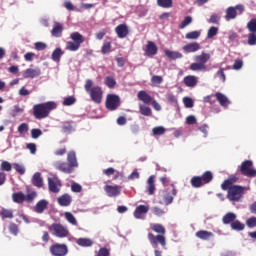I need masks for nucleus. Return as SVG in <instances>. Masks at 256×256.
I'll return each instance as SVG.
<instances>
[{
  "label": "nucleus",
  "instance_id": "39",
  "mask_svg": "<svg viewBox=\"0 0 256 256\" xmlns=\"http://www.w3.org/2000/svg\"><path fill=\"white\" fill-rule=\"evenodd\" d=\"M62 131L63 133H71L73 130V121H65L62 123Z\"/></svg>",
  "mask_w": 256,
  "mask_h": 256
},
{
  "label": "nucleus",
  "instance_id": "1",
  "mask_svg": "<svg viewBox=\"0 0 256 256\" xmlns=\"http://www.w3.org/2000/svg\"><path fill=\"white\" fill-rule=\"evenodd\" d=\"M55 109H57V103L54 101L35 104L33 106V115L35 119H46L51 111H55Z\"/></svg>",
  "mask_w": 256,
  "mask_h": 256
},
{
  "label": "nucleus",
  "instance_id": "61",
  "mask_svg": "<svg viewBox=\"0 0 256 256\" xmlns=\"http://www.w3.org/2000/svg\"><path fill=\"white\" fill-rule=\"evenodd\" d=\"M152 212L154 213V215H156L157 217H161L163 215H165V210L159 208V207H153L152 208Z\"/></svg>",
  "mask_w": 256,
  "mask_h": 256
},
{
  "label": "nucleus",
  "instance_id": "55",
  "mask_svg": "<svg viewBox=\"0 0 256 256\" xmlns=\"http://www.w3.org/2000/svg\"><path fill=\"white\" fill-rule=\"evenodd\" d=\"M14 169L19 175H25V166L23 164L15 163Z\"/></svg>",
  "mask_w": 256,
  "mask_h": 256
},
{
  "label": "nucleus",
  "instance_id": "52",
  "mask_svg": "<svg viewBox=\"0 0 256 256\" xmlns=\"http://www.w3.org/2000/svg\"><path fill=\"white\" fill-rule=\"evenodd\" d=\"M101 53L102 55H107V53H111V42H105L102 45Z\"/></svg>",
  "mask_w": 256,
  "mask_h": 256
},
{
  "label": "nucleus",
  "instance_id": "17",
  "mask_svg": "<svg viewBox=\"0 0 256 256\" xmlns=\"http://www.w3.org/2000/svg\"><path fill=\"white\" fill-rule=\"evenodd\" d=\"M115 33L119 39H125L129 35V26L127 24H120L115 28Z\"/></svg>",
  "mask_w": 256,
  "mask_h": 256
},
{
  "label": "nucleus",
  "instance_id": "53",
  "mask_svg": "<svg viewBox=\"0 0 256 256\" xmlns=\"http://www.w3.org/2000/svg\"><path fill=\"white\" fill-rule=\"evenodd\" d=\"M199 37H201V32H199V31L188 32L185 35L186 39H199Z\"/></svg>",
  "mask_w": 256,
  "mask_h": 256
},
{
  "label": "nucleus",
  "instance_id": "56",
  "mask_svg": "<svg viewBox=\"0 0 256 256\" xmlns=\"http://www.w3.org/2000/svg\"><path fill=\"white\" fill-rule=\"evenodd\" d=\"M165 128L162 126H157L152 129L153 135H165Z\"/></svg>",
  "mask_w": 256,
  "mask_h": 256
},
{
  "label": "nucleus",
  "instance_id": "5",
  "mask_svg": "<svg viewBox=\"0 0 256 256\" xmlns=\"http://www.w3.org/2000/svg\"><path fill=\"white\" fill-rule=\"evenodd\" d=\"M70 39H72V41L66 43V51H79V49H81V44L85 43V37L79 32L71 33Z\"/></svg>",
  "mask_w": 256,
  "mask_h": 256
},
{
  "label": "nucleus",
  "instance_id": "48",
  "mask_svg": "<svg viewBox=\"0 0 256 256\" xmlns=\"http://www.w3.org/2000/svg\"><path fill=\"white\" fill-rule=\"evenodd\" d=\"M151 83L154 87H157V85H161V83H163V77L154 75L151 77Z\"/></svg>",
  "mask_w": 256,
  "mask_h": 256
},
{
  "label": "nucleus",
  "instance_id": "2",
  "mask_svg": "<svg viewBox=\"0 0 256 256\" xmlns=\"http://www.w3.org/2000/svg\"><path fill=\"white\" fill-rule=\"evenodd\" d=\"M84 89L87 93H89L93 103L99 105V103L103 101V88H101V86L93 87V80H87Z\"/></svg>",
  "mask_w": 256,
  "mask_h": 256
},
{
  "label": "nucleus",
  "instance_id": "47",
  "mask_svg": "<svg viewBox=\"0 0 256 256\" xmlns=\"http://www.w3.org/2000/svg\"><path fill=\"white\" fill-rule=\"evenodd\" d=\"M64 217L68 221V223H70L71 225H75V226L77 225V219L70 212H66L64 214Z\"/></svg>",
  "mask_w": 256,
  "mask_h": 256
},
{
  "label": "nucleus",
  "instance_id": "38",
  "mask_svg": "<svg viewBox=\"0 0 256 256\" xmlns=\"http://www.w3.org/2000/svg\"><path fill=\"white\" fill-rule=\"evenodd\" d=\"M12 199L14 203H24L25 194H23V192H16L12 195Z\"/></svg>",
  "mask_w": 256,
  "mask_h": 256
},
{
  "label": "nucleus",
  "instance_id": "28",
  "mask_svg": "<svg viewBox=\"0 0 256 256\" xmlns=\"http://www.w3.org/2000/svg\"><path fill=\"white\" fill-rule=\"evenodd\" d=\"M196 237L198 239H202V241H209V239H211V237H213L212 232H209L207 230H200L198 232H196Z\"/></svg>",
  "mask_w": 256,
  "mask_h": 256
},
{
  "label": "nucleus",
  "instance_id": "19",
  "mask_svg": "<svg viewBox=\"0 0 256 256\" xmlns=\"http://www.w3.org/2000/svg\"><path fill=\"white\" fill-rule=\"evenodd\" d=\"M182 49L184 53H197V51H200L201 49V44L198 42L188 43L184 45Z\"/></svg>",
  "mask_w": 256,
  "mask_h": 256
},
{
  "label": "nucleus",
  "instance_id": "36",
  "mask_svg": "<svg viewBox=\"0 0 256 256\" xmlns=\"http://www.w3.org/2000/svg\"><path fill=\"white\" fill-rule=\"evenodd\" d=\"M37 199V191L35 190H28L27 195H25L26 203H33Z\"/></svg>",
  "mask_w": 256,
  "mask_h": 256
},
{
  "label": "nucleus",
  "instance_id": "50",
  "mask_svg": "<svg viewBox=\"0 0 256 256\" xmlns=\"http://www.w3.org/2000/svg\"><path fill=\"white\" fill-rule=\"evenodd\" d=\"M75 101H77V100L75 99V97H73V96H68V97L64 98L63 105H64L65 107H70V105H75Z\"/></svg>",
  "mask_w": 256,
  "mask_h": 256
},
{
  "label": "nucleus",
  "instance_id": "35",
  "mask_svg": "<svg viewBox=\"0 0 256 256\" xmlns=\"http://www.w3.org/2000/svg\"><path fill=\"white\" fill-rule=\"evenodd\" d=\"M237 219V215L235 213L229 212L226 215H224L222 221L224 225H229L230 223H233Z\"/></svg>",
  "mask_w": 256,
  "mask_h": 256
},
{
  "label": "nucleus",
  "instance_id": "22",
  "mask_svg": "<svg viewBox=\"0 0 256 256\" xmlns=\"http://www.w3.org/2000/svg\"><path fill=\"white\" fill-rule=\"evenodd\" d=\"M137 97L139 101H142V103H145L146 105H149L153 101V97H151L145 90L139 91Z\"/></svg>",
  "mask_w": 256,
  "mask_h": 256
},
{
  "label": "nucleus",
  "instance_id": "8",
  "mask_svg": "<svg viewBox=\"0 0 256 256\" xmlns=\"http://www.w3.org/2000/svg\"><path fill=\"white\" fill-rule=\"evenodd\" d=\"M240 171L245 177H256V169L253 168V162L245 161L240 166Z\"/></svg>",
  "mask_w": 256,
  "mask_h": 256
},
{
  "label": "nucleus",
  "instance_id": "41",
  "mask_svg": "<svg viewBox=\"0 0 256 256\" xmlns=\"http://www.w3.org/2000/svg\"><path fill=\"white\" fill-rule=\"evenodd\" d=\"M201 179L204 185L207 183H211V181H213V173H211V171H207L201 176Z\"/></svg>",
  "mask_w": 256,
  "mask_h": 256
},
{
  "label": "nucleus",
  "instance_id": "15",
  "mask_svg": "<svg viewBox=\"0 0 256 256\" xmlns=\"http://www.w3.org/2000/svg\"><path fill=\"white\" fill-rule=\"evenodd\" d=\"M24 79H35V77H39L41 75L40 68H28L22 73Z\"/></svg>",
  "mask_w": 256,
  "mask_h": 256
},
{
  "label": "nucleus",
  "instance_id": "14",
  "mask_svg": "<svg viewBox=\"0 0 256 256\" xmlns=\"http://www.w3.org/2000/svg\"><path fill=\"white\" fill-rule=\"evenodd\" d=\"M149 213V206L148 205H139L136 207L134 211L135 219H145V216Z\"/></svg>",
  "mask_w": 256,
  "mask_h": 256
},
{
  "label": "nucleus",
  "instance_id": "34",
  "mask_svg": "<svg viewBox=\"0 0 256 256\" xmlns=\"http://www.w3.org/2000/svg\"><path fill=\"white\" fill-rule=\"evenodd\" d=\"M76 243L80 247H91V245H93V240L89 238H78L76 239Z\"/></svg>",
  "mask_w": 256,
  "mask_h": 256
},
{
  "label": "nucleus",
  "instance_id": "33",
  "mask_svg": "<svg viewBox=\"0 0 256 256\" xmlns=\"http://www.w3.org/2000/svg\"><path fill=\"white\" fill-rule=\"evenodd\" d=\"M190 71H207V65L194 62L189 66Z\"/></svg>",
  "mask_w": 256,
  "mask_h": 256
},
{
  "label": "nucleus",
  "instance_id": "18",
  "mask_svg": "<svg viewBox=\"0 0 256 256\" xmlns=\"http://www.w3.org/2000/svg\"><path fill=\"white\" fill-rule=\"evenodd\" d=\"M48 208H49V202L45 199H42V200H39L34 206V212L38 214L45 213V211H47Z\"/></svg>",
  "mask_w": 256,
  "mask_h": 256
},
{
  "label": "nucleus",
  "instance_id": "30",
  "mask_svg": "<svg viewBox=\"0 0 256 256\" xmlns=\"http://www.w3.org/2000/svg\"><path fill=\"white\" fill-rule=\"evenodd\" d=\"M32 184L35 187L41 188L43 187V178L41 177V173L36 172L32 177Z\"/></svg>",
  "mask_w": 256,
  "mask_h": 256
},
{
  "label": "nucleus",
  "instance_id": "6",
  "mask_svg": "<svg viewBox=\"0 0 256 256\" xmlns=\"http://www.w3.org/2000/svg\"><path fill=\"white\" fill-rule=\"evenodd\" d=\"M48 230L54 237H58L59 239L69 237V229L61 224H52L48 227Z\"/></svg>",
  "mask_w": 256,
  "mask_h": 256
},
{
  "label": "nucleus",
  "instance_id": "25",
  "mask_svg": "<svg viewBox=\"0 0 256 256\" xmlns=\"http://www.w3.org/2000/svg\"><path fill=\"white\" fill-rule=\"evenodd\" d=\"M73 199L71 198V195L69 194H63L58 198V203L61 207H69L71 205V202Z\"/></svg>",
  "mask_w": 256,
  "mask_h": 256
},
{
  "label": "nucleus",
  "instance_id": "7",
  "mask_svg": "<svg viewBox=\"0 0 256 256\" xmlns=\"http://www.w3.org/2000/svg\"><path fill=\"white\" fill-rule=\"evenodd\" d=\"M106 109L108 111H117L119 107L121 106V98L117 96V94H108L106 96Z\"/></svg>",
  "mask_w": 256,
  "mask_h": 256
},
{
  "label": "nucleus",
  "instance_id": "54",
  "mask_svg": "<svg viewBox=\"0 0 256 256\" xmlns=\"http://www.w3.org/2000/svg\"><path fill=\"white\" fill-rule=\"evenodd\" d=\"M41 135H43V131H41V129L33 128L31 130V137H32V139H39V137H41Z\"/></svg>",
  "mask_w": 256,
  "mask_h": 256
},
{
  "label": "nucleus",
  "instance_id": "64",
  "mask_svg": "<svg viewBox=\"0 0 256 256\" xmlns=\"http://www.w3.org/2000/svg\"><path fill=\"white\" fill-rule=\"evenodd\" d=\"M97 256H109V250L107 248H101Z\"/></svg>",
  "mask_w": 256,
  "mask_h": 256
},
{
  "label": "nucleus",
  "instance_id": "11",
  "mask_svg": "<svg viewBox=\"0 0 256 256\" xmlns=\"http://www.w3.org/2000/svg\"><path fill=\"white\" fill-rule=\"evenodd\" d=\"M48 187L51 193H59L61 191V180L56 176H52L48 178Z\"/></svg>",
  "mask_w": 256,
  "mask_h": 256
},
{
  "label": "nucleus",
  "instance_id": "23",
  "mask_svg": "<svg viewBox=\"0 0 256 256\" xmlns=\"http://www.w3.org/2000/svg\"><path fill=\"white\" fill-rule=\"evenodd\" d=\"M52 37H62L63 35V24L59 22H54L53 28L51 30Z\"/></svg>",
  "mask_w": 256,
  "mask_h": 256
},
{
  "label": "nucleus",
  "instance_id": "46",
  "mask_svg": "<svg viewBox=\"0 0 256 256\" xmlns=\"http://www.w3.org/2000/svg\"><path fill=\"white\" fill-rule=\"evenodd\" d=\"M191 23H193V18L191 16H186L180 23L179 29H185V27H187V25H191Z\"/></svg>",
  "mask_w": 256,
  "mask_h": 256
},
{
  "label": "nucleus",
  "instance_id": "43",
  "mask_svg": "<svg viewBox=\"0 0 256 256\" xmlns=\"http://www.w3.org/2000/svg\"><path fill=\"white\" fill-rule=\"evenodd\" d=\"M105 85L109 87V89H115V85H117V81L115 78L108 76L105 79Z\"/></svg>",
  "mask_w": 256,
  "mask_h": 256
},
{
  "label": "nucleus",
  "instance_id": "31",
  "mask_svg": "<svg viewBox=\"0 0 256 256\" xmlns=\"http://www.w3.org/2000/svg\"><path fill=\"white\" fill-rule=\"evenodd\" d=\"M63 55H64L63 50H61V48H56L52 52L51 59H52V61H55V63H59V61H61V57H63Z\"/></svg>",
  "mask_w": 256,
  "mask_h": 256
},
{
  "label": "nucleus",
  "instance_id": "24",
  "mask_svg": "<svg viewBox=\"0 0 256 256\" xmlns=\"http://www.w3.org/2000/svg\"><path fill=\"white\" fill-rule=\"evenodd\" d=\"M183 83L186 85V87H196L197 83H199V80L196 76L188 75L184 77Z\"/></svg>",
  "mask_w": 256,
  "mask_h": 256
},
{
  "label": "nucleus",
  "instance_id": "37",
  "mask_svg": "<svg viewBox=\"0 0 256 256\" xmlns=\"http://www.w3.org/2000/svg\"><path fill=\"white\" fill-rule=\"evenodd\" d=\"M158 7L162 9H171L173 7V0H157Z\"/></svg>",
  "mask_w": 256,
  "mask_h": 256
},
{
  "label": "nucleus",
  "instance_id": "57",
  "mask_svg": "<svg viewBox=\"0 0 256 256\" xmlns=\"http://www.w3.org/2000/svg\"><path fill=\"white\" fill-rule=\"evenodd\" d=\"M29 131V124L27 123H22L18 126V133H27Z\"/></svg>",
  "mask_w": 256,
  "mask_h": 256
},
{
  "label": "nucleus",
  "instance_id": "13",
  "mask_svg": "<svg viewBox=\"0 0 256 256\" xmlns=\"http://www.w3.org/2000/svg\"><path fill=\"white\" fill-rule=\"evenodd\" d=\"M122 187L120 185H106L104 187V191H106V194L108 197H119L121 195Z\"/></svg>",
  "mask_w": 256,
  "mask_h": 256
},
{
  "label": "nucleus",
  "instance_id": "51",
  "mask_svg": "<svg viewBox=\"0 0 256 256\" xmlns=\"http://www.w3.org/2000/svg\"><path fill=\"white\" fill-rule=\"evenodd\" d=\"M247 29L250 31V33H256V19H251L247 23Z\"/></svg>",
  "mask_w": 256,
  "mask_h": 256
},
{
  "label": "nucleus",
  "instance_id": "29",
  "mask_svg": "<svg viewBox=\"0 0 256 256\" xmlns=\"http://www.w3.org/2000/svg\"><path fill=\"white\" fill-rule=\"evenodd\" d=\"M164 53L166 57H168V59H171L172 61H175L177 59H183V54L181 52L165 50Z\"/></svg>",
  "mask_w": 256,
  "mask_h": 256
},
{
  "label": "nucleus",
  "instance_id": "63",
  "mask_svg": "<svg viewBox=\"0 0 256 256\" xmlns=\"http://www.w3.org/2000/svg\"><path fill=\"white\" fill-rule=\"evenodd\" d=\"M248 45H256V33H250L248 35Z\"/></svg>",
  "mask_w": 256,
  "mask_h": 256
},
{
  "label": "nucleus",
  "instance_id": "12",
  "mask_svg": "<svg viewBox=\"0 0 256 256\" xmlns=\"http://www.w3.org/2000/svg\"><path fill=\"white\" fill-rule=\"evenodd\" d=\"M148 239H149L152 247H154V248H157V245H159V243H160V245H162V247H165V245H167V242L165 240V236H163V235L155 236L152 233H149L148 234Z\"/></svg>",
  "mask_w": 256,
  "mask_h": 256
},
{
  "label": "nucleus",
  "instance_id": "26",
  "mask_svg": "<svg viewBox=\"0 0 256 256\" xmlns=\"http://www.w3.org/2000/svg\"><path fill=\"white\" fill-rule=\"evenodd\" d=\"M211 59V54L202 52L200 55L195 56L194 60L200 65H207V62Z\"/></svg>",
  "mask_w": 256,
  "mask_h": 256
},
{
  "label": "nucleus",
  "instance_id": "45",
  "mask_svg": "<svg viewBox=\"0 0 256 256\" xmlns=\"http://www.w3.org/2000/svg\"><path fill=\"white\" fill-rule=\"evenodd\" d=\"M2 219H13V210L3 208L1 211Z\"/></svg>",
  "mask_w": 256,
  "mask_h": 256
},
{
  "label": "nucleus",
  "instance_id": "49",
  "mask_svg": "<svg viewBox=\"0 0 256 256\" xmlns=\"http://www.w3.org/2000/svg\"><path fill=\"white\" fill-rule=\"evenodd\" d=\"M153 231H155V233H159L160 235H165V227H163V225L161 224H154L152 226Z\"/></svg>",
  "mask_w": 256,
  "mask_h": 256
},
{
  "label": "nucleus",
  "instance_id": "42",
  "mask_svg": "<svg viewBox=\"0 0 256 256\" xmlns=\"http://www.w3.org/2000/svg\"><path fill=\"white\" fill-rule=\"evenodd\" d=\"M191 185L192 187H202V185H204L203 180L201 177L199 176H194L191 179Z\"/></svg>",
  "mask_w": 256,
  "mask_h": 256
},
{
  "label": "nucleus",
  "instance_id": "10",
  "mask_svg": "<svg viewBox=\"0 0 256 256\" xmlns=\"http://www.w3.org/2000/svg\"><path fill=\"white\" fill-rule=\"evenodd\" d=\"M50 253L53 256H65L69 253V249L65 244H54L50 247Z\"/></svg>",
  "mask_w": 256,
  "mask_h": 256
},
{
  "label": "nucleus",
  "instance_id": "27",
  "mask_svg": "<svg viewBox=\"0 0 256 256\" xmlns=\"http://www.w3.org/2000/svg\"><path fill=\"white\" fill-rule=\"evenodd\" d=\"M155 189V175H151L147 180L148 195H154Z\"/></svg>",
  "mask_w": 256,
  "mask_h": 256
},
{
  "label": "nucleus",
  "instance_id": "60",
  "mask_svg": "<svg viewBox=\"0 0 256 256\" xmlns=\"http://www.w3.org/2000/svg\"><path fill=\"white\" fill-rule=\"evenodd\" d=\"M183 103H184V105H185V107H186L187 109H191V108L193 107V105H194L193 99H191V98H189V97H185V98L183 99Z\"/></svg>",
  "mask_w": 256,
  "mask_h": 256
},
{
  "label": "nucleus",
  "instance_id": "59",
  "mask_svg": "<svg viewBox=\"0 0 256 256\" xmlns=\"http://www.w3.org/2000/svg\"><path fill=\"white\" fill-rule=\"evenodd\" d=\"M246 225H247V227H249L250 229H253L254 227H256V217L248 218V219L246 220Z\"/></svg>",
  "mask_w": 256,
  "mask_h": 256
},
{
  "label": "nucleus",
  "instance_id": "62",
  "mask_svg": "<svg viewBox=\"0 0 256 256\" xmlns=\"http://www.w3.org/2000/svg\"><path fill=\"white\" fill-rule=\"evenodd\" d=\"M242 67H243V60H241V59L235 60V62L233 64V69L235 71H239V69H241Z\"/></svg>",
  "mask_w": 256,
  "mask_h": 256
},
{
  "label": "nucleus",
  "instance_id": "44",
  "mask_svg": "<svg viewBox=\"0 0 256 256\" xmlns=\"http://www.w3.org/2000/svg\"><path fill=\"white\" fill-rule=\"evenodd\" d=\"M219 33V28L212 26L207 32V39H213Z\"/></svg>",
  "mask_w": 256,
  "mask_h": 256
},
{
  "label": "nucleus",
  "instance_id": "9",
  "mask_svg": "<svg viewBox=\"0 0 256 256\" xmlns=\"http://www.w3.org/2000/svg\"><path fill=\"white\" fill-rule=\"evenodd\" d=\"M237 11H239V13H243V11H245V6L239 4V5H236L235 7H228L226 9V15H225L226 21H231L233 19H236Z\"/></svg>",
  "mask_w": 256,
  "mask_h": 256
},
{
  "label": "nucleus",
  "instance_id": "32",
  "mask_svg": "<svg viewBox=\"0 0 256 256\" xmlns=\"http://www.w3.org/2000/svg\"><path fill=\"white\" fill-rule=\"evenodd\" d=\"M139 112L141 115H144V117H151L153 115V111L149 106L140 104L139 105Z\"/></svg>",
  "mask_w": 256,
  "mask_h": 256
},
{
  "label": "nucleus",
  "instance_id": "40",
  "mask_svg": "<svg viewBox=\"0 0 256 256\" xmlns=\"http://www.w3.org/2000/svg\"><path fill=\"white\" fill-rule=\"evenodd\" d=\"M231 229L234 231H243V229H245V224L241 223L239 220H235L231 223Z\"/></svg>",
  "mask_w": 256,
  "mask_h": 256
},
{
  "label": "nucleus",
  "instance_id": "21",
  "mask_svg": "<svg viewBox=\"0 0 256 256\" xmlns=\"http://www.w3.org/2000/svg\"><path fill=\"white\" fill-rule=\"evenodd\" d=\"M157 51V44H155L153 41H148L145 50L147 57H153V55H157Z\"/></svg>",
  "mask_w": 256,
  "mask_h": 256
},
{
  "label": "nucleus",
  "instance_id": "20",
  "mask_svg": "<svg viewBox=\"0 0 256 256\" xmlns=\"http://www.w3.org/2000/svg\"><path fill=\"white\" fill-rule=\"evenodd\" d=\"M214 97H216V100L218 101V103H220L221 107H229V105H231V101H229V98H227V96H225V94L221 93V92H216L214 94Z\"/></svg>",
  "mask_w": 256,
  "mask_h": 256
},
{
  "label": "nucleus",
  "instance_id": "58",
  "mask_svg": "<svg viewBox=\"0 0 256 256\" xmlns=\"http://www.w3.org/2000/svg\"><path fill=\"white\" fill-rule=\"evenodd\" d=\"M34 47L36 51H45V49H47V44H45L44 42H36L34 44Z\"/></svg>",
  "mask_w": 256,
  "mask_h": 256
},
{
  "label": "nucleus",
  "instance_id": "3",
  "mask_svg": "<svg viewBox=\"0 0 256 256\" xmlns=\"http://www.w3.org/2000/svg\"><path fill=\"white\" fill-rule=\"evenodd\" d=\"M160 181L164 187L170 185V187L166 188L164 191L163 200L165 205H171V203H173V197L177 196V188H175L174 184H171V180L167 177H161Z\"/></svg>",
  "mask_w": 256,
  "mask_h": 256
},
{
  "label": "nucleus",
  "instance_id": "4",
  "mask_svg": "<svg viewBox=\"0 0 256 256\" xmlns=\"http://www.w3.org/2000/svg\"><path fill=\"white\" fill-rule=\"evenodd\" d=\"M251 189L249 186H237L232 185L228 190V199L229 201H233L234 203H239L241 199H243V195H245V191H249Z\"/></svg>",
  "mask_w": 256,
  "mask_h": 256
},
{
  "label": "nucleus",
  "instance_id": "16",
  "mask_svg": "<svg viewBox=\"0 0 256 256\" xmlns=\"http://www.w3.org/2000/svg\"><path fill=\"white\" fill-rule=\"evenodd\" d=\"M77 166H78L77 161H70V162L61 163L58 166V169L59 171H62V173H72L74 167H77Z\"/></svg>",
  "mask_w": 256,
  "mask_h": 256
}]
</instances>
